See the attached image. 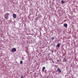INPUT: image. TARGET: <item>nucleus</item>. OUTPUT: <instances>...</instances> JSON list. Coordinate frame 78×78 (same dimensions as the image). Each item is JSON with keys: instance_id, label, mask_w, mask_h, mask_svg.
Listing matches in <instances>:
<instances>
[{"instance_id": "obj_1", "label": "nucleus", "mask_w": 78, "mask_h": 78, "mask_svg": "<svg viewBox=\"0 0 78 78\" xmlns=\"http://www.w3.org/2000/svg\"><path fill=\"white\" fill-rule=\"evenodd\" d=\"M9 15V13H7L6 14H5L4 17L6 19H8V16Z\"/></svg>"}, {"instance_id": "obj_12", "label": "nucleus", "mask_w": 78, "mask_h": 78, "mask_svg": "<svg viewBox=\"0 0 78 78\" xmlns=\"http://www.w3.org/2000/svg\"><path fill=\"white\" fill-rule=\"evenodd\" d=\"M23 78V75H22L21 77V78Z\"/></svg>"}, {"instance_id": "obj_13", "label": "nucleus", "mask_w": 78, "mask_h": 78, "mask_svg": "<svg viewBox=\"0 0 78 78\" xmlns=\"http://www.w3.org/2000/svg\"><path fill=\"white\" fill-rule=\"evenodd\" d=\"M57 61H58V62H59V60H57Z\"/></svg>"}, {"instance_id": "obj_9", "label": "nucleus", "mask_w": 78, "mask_h": 78, "mask_svg": "<svg viewBox=\"0 0 78 78\" xmlns=\"http://www.w3.org/2000/svg\"><path fill=\"white\" fill-rule=\"evenodd\" d=\"M54 39H55V37H53L51 38V39L52 40H54Z\"/></svg>"}, {"instance_id": "obj_4", "label": "nucleus", "mask_w": 78, "mask_h": 78, "mask_svg": "<svg viewBox=\"0 0 78 78\" xmlns=\"http://www.w3.org/2000/svg\"><path fill=\"white\" fill-rule=\"evenodd\" d=\"M61 44H60V43H58L57 44L56 46V47H58V48H59L60 47V46Z\"/></svg>"}, {"instance_id": "obj_10", "label": "nucleus", "mask_w": 78, "mask_h": 78, "mask_svg": "<svg viewBox=\"0 0 78 78\" xmlns=\"http://www.w3.org/2000/svg\"><path fill=\"white\" fill-rule=\"evenodd\" d=\"M66 58H64V59H63V61H66Z\"/></svg>"}, {"instance_id": "obj_2", "label": "nucleus", "mask_w": 78, "mask_h": 78, "mask_svg": "<svg viewBox=\"0 0 78 78\" xmlns=\"http://www.w3.org/2000/svg\"><path fill=\"white\" fill-rule=\"evenodd\" d=\"M13 17L14 19H16L17 17V15L15 14H13Z\"/></svg>"}, {"instance_id": "obj_5", "label": "nucleus", "mask_w": 78, "mask_h": 78, "mask_svg": "<svg viewBox=\"0 0 78 78\" xmlns=\"http://www.w3.org/2000/svg\"><path fill=\"white\" fill-rule=\"evenodd\" d=\"M57 72H59V73H60L61 72V69L59 68H57Z\"/></svg>"}, {"instance_id": "obj_11", "label": "nucleus", "mask_w": 78, "mask_h": 78, "mask_svg": "<svg viewBox=\"0 0 78 78\" xmlns=\"http://www.w3.org/2000/svg\"><path fill=\"white\" fill-rule=\"evenodd\" d=\"M20 62V63L21 64H22L23 63V61H21Z\"/></svg>"}, {"instance_id": "obj_3", "label": "nucleus", "mask_w": 78, "mask_h": 78, "mask_svg": "<svg viewBox=\"0 0 78 78\" xmlns=\"http://www.w3.org/2000/svg\"><path fill=\"white\" fill-rule=\"evenodd\" d=\"M12 52H14V51H16V48H13L12 50Z\"/></svg>"}, {"instance_id": "obj_6", "label": "nucleus", "mask_w": 78, "mask_h": 78, "mask_svg": "<svg viewBox=\"0 0 78 78\" xmlns=\"http://www.w3.org/2000/svg\"><path fill=\"white\" fill-rule=\"evenodd\" d=\"M45 67H43V68L42 69V71L43 72H44V70H45Z\"/></svg>"}, {"instance_id": "obj_8", "label": "nucleus", "mask_w": 78, "mask_h": 78, "mask_svg": "<svg viewBox=\"0 0 78 78\" xmlns=\"http://www.w3.org/2000/svg\"><path fill=\"white\" fill-rule=\"evenodd\" d=\"M61 3H62V4H64L65 2H64V1H61Z\"/></svg>"}, {"instance_id": "obj_7", "label": "nucleus", "mask_w": 78, "mask_h": 78, "mask_svg": "<svg viewBox=\"0 0 78 78\" xmlns=\"http://www.w3.org/2000/svg\"><path fill=\"white\" fill-rule=\"evenodd\" d=\"M64 26L65 27H66V28H67V24H65L64 25Z\"/></svg>"}]
</instances>
